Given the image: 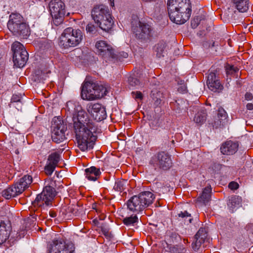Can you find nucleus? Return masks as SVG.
Here are the masks:
<instances>
[{
  "instance_id": "nucleus-1",
  "label": "nucleus",
  "mask_w": 253,
  "mask_h": 253,
  "mask_svg": "<svg viewBox=\"0 0 253 253\" xmlns=\"http://www.w3.org/2000/svg\"><path fill=\"white\" fill-rule=\"evenodd\" d=\"M73 120L78 147L83 152L92 149L97 138L95 133L98 128L95 123L89 119L86 112L82 109L78 111Z\"/></svg>"
},
{
  "instance_id": "nucleus-2",
  "label": "nucleus",
  "mask_w": 253,
  "mask_h": 253,
  "mask_svg": "<svg viewBox=\"0 0 253 253\" xmlns=\"http://www.w3.org/2000/svg\"><path fill=\"white\" fill-rule=\"evenodd\" d=\"M168 10L171 21L182 24L186 22L191 15L189 0H168Z\"/></svg>"
},
{
  "instance_id": "nucleus-3",
  "label": "nucleus",
  "mask_w": 253,
  "mask_h": 253,
  "mask_svg": "<svg viewBox=\"0 0 253 253\" xmlns=\"http://www.w3.org/2000/svg\"><path fill=\"white\" fill-rule=\"evenodd\" d=\"M91 16L95 23L103 31L108 32L114 24L109 7L103 4L95 5L91 11Z\"/></svg>"
},
{
  "instance_id": "nucleus-4",
  "label": "nucleus",
  "mask_w": 253,
  "mask_h": 253,
  "mask_svg": "<svg viewBox=\"0 0 253 253\" xmlns=\"http://www.w3.org/2000/svg\"><path fill=\"white\" fill-rule=\"evenodd\" d=\"M155 198L154 194L149 191L141 192L129 199L127 203L128 209L131 211L138 212L151 205Z\"/></svg>"
},
{
  "instance_id": "nucleus-5",
  "label": "nucleus",
  "mask_w": 253,
  "mask_h": 253,
  "mask_svg": "<svg viewBox=\"0 0 253 253\" xmlns=\"http://www.w3.org/2000/svg\"><path fill=\"white\" fill-rule=\"evenodd\" d=\"M84 39V33L79 29L68 27L62 33L60 41V45L64 48L78 45Z\"/></svg>"
},
{
  "instance_id": "nucleus-6",
  "label": "nucleus",
  "mask_w": 253,
  "mask_h": 253,
  "mask_svg": "<svg viewBox=\"0 0 253 253\" xmlns=\"http://www.w3.org/2000/svg\"><path fill=\"white\" fill-rule=\"evenodd\" d=\"M7 27L13 35L23 39H27L30 35L29 26L23 21L22 17L18 14L10 15Z\"/></svg>"
},
{
  "instance_id": "nucleus-7",
  "label": "nucleus",
  "mask_w": 253,
  "mask_h": 253,
  "mask_svg": "<svg viewBox=\"0 0 253 253\" xmlns=\"http://www.w3.org/2000/svg\"><path fill=\"white\" fill-rule=\"evenodd\" d=\"M48 253H74L75 247L72 243H66L63 237L54 239L47 246Z\"/></svg>"
},
{
  "instance_id": "nucleus-8",
  "label": "nucleus",
  "mask_w": 253,
  "mask_h": 253,
  "mask_svg": "<svg viewBox=\"0 0 253 253\" xmlns=\"http://www.w3.org/2000/svg\"><path fill=\"white\" fill-rule=\"evenodd\" d=\"M95 48L97 54L108 62H115L121 58L115 53L114 49L107 42L103 40L97 41L95 43Z\"/></svg>"
},
{
  "instance_id": "nucleus-9",
  "label": "nucleus",
  "mask_w": 253,
  "mask_h": 253,
  "mask_svg": "<svg viewBox=\"0 0 253 253\" xmlns=\"http://www.w3.org/2000/svg\"><path fill=\"white\" fill-rule=\"evenodd\" d=\"M56 191L51 185L45 186L42 192L37 195L36 199L32 202L34 207H46L51 206Z\"/></svg>"
},
{
  "instance_id": "nucleus-10",
  "label": "nucleus",
  "mask_w": 253,
  "mask_h": 253,
  "mask_svg": "<svg viewBox=\"0 0 253 253\" xmlns=\"http://www.w3.org/2000/svg\"><path fill=\"white\" fill-rule=\"evenodd\" d=\"M65 4L61 0H52L49 4L53 23L57 26L62 24L65 15Z\"/></svg>"
},
{
  "instance_id": "nucleus-11",
  "label": "nucleus",
  "mask_w": 253,
  "mask_h": 253,
  "mask_svg": "<svg viewBox=\"0 0 253 253\" xmlns=\"http://www.w3.org/2000/svg\"><path fill=\"white\" fill-rule=\"evenodd\" d=\"M13 51L14 65L18 68L25 66L28 60L29 54L24 46L20 42H14L11 46Z\"/></svg>"
},
{
  "instance_id": "nucleus-12",
  "label": "nucleus",
  "mask_w": 253,
  "mask_h": 253,
  "mask_svg": "<svg viewBox=\"0 0 253 253\" xmlns=\"http://www.w3.org/2000/svg\"><path fill=\"white\" fill-rule=\"evenodd\" d=\"M51 127V138L54 142L59 143L66 138L65 132L67 130V126L60 118L55 117L53 119Z\"/></svg>"
},
{
  "instance_id": "nucleus-13",
  "label": "nucleus",
  "mask_w": 253,
  "mask_h": 253,
  "mask_svg": "<svg viewBox=\"0 0 253 253\" xmlns=\"http://www.w3.org/2000/svg\"><path fill=\"white\" fill-rule=\"evenodd\" d=\"M149 164L156 170H166L171 167V160L167 153L165 152H160L151 157Z\"/></svg>"
},
{
  "instance_id": "nucleus-14",
  "label": "nucleus",
  "mask_w": 253,
  "mask_h": 253,
  "mask_svg": "<svg viewBox=\"0 0 253 253\" xmlns=\"http://www.w3.org/2000/svg\"><path fill=\"white\" fill-rule=\"evenodd\" d=\"M138 26H134V23H132V30L135 34L136 38L147 41L150 40L152 37V28L151 26L146 23L138 22Z\"/></svg>"
},
{
  "instance_id": "nucleus-15",
  "label": "nucleus",
  "mask_w": 253,
  "mask_h": 253,
  "mask_svg": "<svg viewBox=\"0 0 253 253\" xmlns=\"http://www.w3.org/2000/svg\"><path fill=\"white\" fill-rule=\"evenodd\" d=\"M61 156L59 152H54L50 154L47 158L44 171L46 175H51L54 171L60 160Z\"/></svg>"
},
{
  "instance_id": "nucleus-16",
  "label": "nucleus",
  "mask_w": 253,
  "mask_h": 253,
  "mask_svg": "<svg viewBox=\"0 0 253 253\" xmlns=\"http://www.w3.org/2000/svg\"><path fill=\"white\" fill-rule=\"evenodd\" d=\"M87 110L97 122L103 120L106 117L105 109L100 104L90 103L87 105Z\"/></svg>"
},
{
  "instance_id": "nucleus-17",
  "label": "nucleus",
  "mask_w": 253,
  "mask_h": 253,
  "mask_svg": "<svg viewBox=\"0 0 253 253\" xmlns=\"http://www.w3.org/2000/svg\"><path fill=\"white\" fill-rule=\"evenodd\" d=\"M82 97L83 99L94 100L101 98L107 94V90L104 86L96 84V87Z\"/></svg>"
},
{
  "instance_id": "nucleus-18",
  "label": "nucleus",
  "mask_w": 253,
  "mask_h": 253,
  "mask_svg": "<svg viewBox=\"0 0 253 253\" xmlns=\"http://www.w3.org/2000/svg\"><path fill=\"white\" fill-rule=\"evenodd\" d=\"M207 84L209 88L211 91L216 92L222 89L223 86L221 84L219 77L215 74L211 72L207 77Z\"/></svg>"
},
{
  "instance_id": "nucleus-19",
  "label": "nucleus",
  "mask_w": 253,
  "mask_h": 253,
  "mask_svg": "<svg viewBox=\"0 0 253 253\" xmlns=\"http://www.w3.org/2000/svg\"><path fill=\"white\" fill-rule=\"evenodd\" d=\"M238 147V142L231 140L226 141L221 146L220 151L223 155H233L237 152Z\"/></svg>"
},
{
  "instance_id": "nucleus-20",
  "label": "nucleus",
  "mask_w": 253,
  "mask_h": 253,
  "mask_svg": "<svg viewBox=\"0 0 253 253\" xmlns=\"http://www.w3.org/2000/svg\"><path fill=\"white\" fill-rule=\"evenodd\" d=\"M21 193L18 186L16 185V183H14L13 185L3 190L2 195L5 199H10Z\"/></svg>"
},
{
  "instance_id": "nucleus-21",
  "label": "nucleus",
  "mask_w": 253,
  "mask_h": 253,
  "mask_svg": "<svg viewBox=\"0 0 253 253\" xmlns=\"http://www.w3.org/2000/svg\"><path fill=\"white\" fill-rule=\"evenodd\" d=\"M10 226L9 224H6L4 221H1L0 223V245L5 243L9 238Z\"/></svg>"
},
{
  "instance_id": "nucleus-22",
  "label": "nucleus",
  "mask_w": 253,
  "mask_h": 253,
  "mask_svg": "<svg viewBox=\"0 0 253 253\" xmlns=\"http://www.w3.org/2000/svg\"><path fill=\"white\" fill-rule=\"evenodd\" d=\"M101 172L99 169L91 167L85 169V175L89 180L95 181L100 176Z\"/></svg>"
},
{
  "instance_id": "nucleus-23",
  "label": "nucleus",
  "mask_w": 253,
  "mask_h": 253,
  "mask_svg": "<svg viewBox=\"0 0 253 253\" xmlns=\"http://www.w3.org/2000/svg\"><path fill=\"white\" fill-rule=\"evenodd\" d=\"M33 182V178L30 175H25L16 183L19 187V190L22 193L26 188H27Z\"/></svg>"
},
{
  "instance_id": "nucleus-24",
  "label": "nucleus",
  "mask_w": 253,
  "mask_h": 253,
  "mask_svg": "<svg viewBox=\"0 0 253 253\" xmlns=\"http://www.w3.org/2000/svg\"><path fill=\"white\" fill-rule=\"evenodd\" d=\"M234 7L240 12L248 11L250 6V0H233Z\"/></svg>"
},
{
  "instance_id": "nucleus-25",
  "label": "nucleus",
  "mask_w": 253,
  "mask_h": 253,
  "mask_svg": "<svg viewBox=\"0 0 253 253\" xmlns=\"http://www.w3.org/2000/svg\"><path fill=\"white\" fill-rule=\"evenodd\" d=\"M227 114L226 111L222 107H219L218 109L217 113V120L215 121L214 123V126L216 128L223 126L225 120L227 119Z\"/></svg>"
},
{
  "instance_id": "nucleus-26",
  "label": "nucleus",
  "mask_w": 253,
  "mask_h": 253,
  "mask_svg": "<svg viewBox=\"0 0 253 253\" xmlns=\"http://www.w3.org/2000/svg\"><path fill=\"white\" fill-rule=\"evenodd\" d=\"M241 198L239 196L235 195L231 197L229 199L227 205L231 211L233 212L235 209L241 206Z\"/></svg>"
},
{
  "instance_id": "nucleus-27",
  "label": "nucleus",
  "mask_w": 253,
  "mask_h": 253,
  "mask_svg": "<svg viewBox=\"0 0 253 253\" xmlns=\"http://www.w3.org/2000/svg\"><path fill=\"white\" fill-rule=\"evenodd\" d=\"M151 97L154 101V104L157 106L161 104L165 98L163 93L157 89L152 90Z\"/></svg>"
},
{
  "instance_id": "nucleus-28",
  "label": "nucleus",
  "mask_w": 253,
  "mask_h": 253,
  "mask_svg": "<svg viewBox=\"0 0 253 253\" xmlns=\"http://www.w3.org/2000/svg\"><path fill=\"white\" fill-rule=\"evenodd\" d=\"M200 232L201 230L200 229L195 236V238L196 239L195 242L192 244V248L195 252L199 250L202 244H203L205 241L206 236H201L200 235Z\"/></svg>"
},
{
  "instance_id": "nucleus-29",
  "label": "nucleus",
  "mask_w": 253,
  "mask_h": 253,
  "mask_svg": "<svg viewBox=\"0 0 253 253\" xmlns=\"http://www.w3.org/2000/svg\"><path fill=\"white\" fill-rule=\"evenodd\" d=\"M207 113L205 110H201L197 112L194 118V121L199 125L203 124L207 119Z\"/></svg>"
},
{
  "instance_id": "nucleus-30",
  "label": "nucleus",
  "mask_w": 253,
  "mask_h": 253,
  "mask_svg": "<svg viewBox=\"0 0 253 253\" xmlns=\"http://www.w3.org/2000/svg\"><path fill=\"white\" fill-rule=\"evenodd\" d=\"M211 187H206L204 188L201 196L199 198L200 201H202L204 204L206 205L211 200Z\"/></svg>"
},
{
  "instance_id": "nucleus-31",
  "label": "nucleus",
  "mask_w": 253,
  "mask_h": 253,
  "mask_svg": "<svg viewBox=\"0 0 253 253\" xmlns=\"http://www.w3.org/2000/svg\"><path fill=\"white\" fill-rule=\"evenodd\" d=\"M96 87V84L91 82H85L82 86V90H81V96L82 97L84 96L86 91H88L87 92H90L92 89Z\"/></svg>"
},
{
  "instance_id": "nucleus-32",
  "label": "nucleus",
  "mask_w": 253,
  "mask_h": 253,
  "mask_svg": "<svg viewBox=\"0 0 253 253\" xmlns=\"http://www.w3.org/2000/svg\"><path fill=\"white\" fill-rule=\"evenodd\" d=\"M166 47V43L163 41L160 42L154 47L155 51L156 52V56L160 58L163 56V53Z\"/></svg>"
},
{
  "instance_id": "nucleus-33",
  "label": "nucleus",
  "mask_w": 253,
  "mask_h": 253,
  "mask_svg": "<svg viewBox=\"0 0 253 253\" xmlns=\"http://www.w3.org/2000/svg\"><path fill=\"white\" fill-rule=\"evenodd\" d=\"M138 217L135 215L133 216H130L129 217H126L123 219V223L126 226L133 225L134 223L138 222Z\"/></svg>"
},
{
  "instance_id": "nucleus-34",
  "label": "nucleus",
  "mask_w": 253,
  "mask_h": 253,
  "mask_svg": "<svg viewBox=\"0 0 253 253\" xmlns=\"http://www.w3.org/2000/svg\"><path fill=\"white\" fill-rule=\"evenodd\" d=\"M126 181L119 180H117L114 186V189L118 192H122L125 189Z\"/></svg>"
},
{
  "instance_id": "nucleus-35",
  "label": "nucleus",
  "mask_w": 253,
  "mask_h": 253,
  "mask_svg": "<svg viewBox=\"0 0 253 253\" xmlns=\"http://www.w3.org/2000/svg\"><path fill=\"white\" fill-rule=\"evenodd\" d=\"M171 253H185L186 250L182 246H172L169 247Z\"/></svg>"
},
{
  "instance_id": "nucleus-36",
  "label": "nucleus",
  "mask_w": 253,
  "mask_h": 253,
  "mask_svg": "<svg viewBox=\"0 0 253 253\" xmlns=\"http://www.w3.org/2000/svg\"><path fill=\"white\" fill-rule=\"evenodd\" d=\"M178 216L182 218H184L185 222L187 224L191 223L193 219L191 217V214H189L187 211H181L178 214Z\"/></svg>"
},
{
  "instance_id": "nucleus-37",
  "label": "nucleus",
  "mask_w": 253,
  "mask_h": 253,
  "mask_svg": "<svg viewBox=\"0 0 253 253\" xmlns=\"http://www.w3.org/2000/svg\"><path fill=\"white\" fill-rule=\"evenodd\" d=\"M225 68L227 74L229 75L234 74L239 70V69L237 67L228 64L226 65Z\"/></svg>"
},
{
  "instance_id": "nucleus-38",
  "label": "nucleus",
  "mask_w": 253,
  "mask_h": 253,
  "mask_svg": "<svg viewBox=\"0 0 253 253\" xmlns=\"http://www.w3.org/2000/svg\"><path fill=\"white\" fill-rule=\"evenodd\" d=\"M128 82L129 84L132 86H136L140 84V81L138 79L133 77L129 78Z\"/></svg>"
},
{
  "instance_id": "nucleus-39",
  "label": "nucleus",
  "mask_w": 253,
  "mask_h": 253,
  "mask_svg": "<svg viewBox=\"0 0 253 253\" xmlns=\"http://www.w3.org/2000/svg\"><path fill=\"white\" fill-rule=\"evenodd\" d=\"M86 31L87 33H89L91 34H95L96 29L95 26L92 24H88L86 26Z\"/></svg>"
},
{
  "instance_id": "nucleus-40",
  "label": "nucleus",
  "mask_w": 253,
  "mask_h": 253,
  "mask_svg": "<svg viewBox=\"0 0 253 253\" xmlns=\"http://www.w3.org/2000/svg\"><path fill=\"white\" fill-rule=\"evenodd\" d=\"M133 97L136 100H141L143 99V95L141 92L139 91H132L131 92Z\"/></svg>"
},
{
  "instance_id": "nucleus-41",
  "label": "nucleus",
  "mask_w": 253,
  "mask_h": 253,
  "mask_svg": "<svg viewBox=\"0 0 253 253\" xmlns=\"http://www.w3.org/2000/svg\"><path fill=\"white\" fill-rule=\"evenodd\" d=\"M170 107L174 110L177 111L178 112L181 110V108L179 105V104L177 102V101H175L174 102H171L170 103Z\"/></svg>"
},
{
  "instance_id": "nucleus-42",
  "label": "nucleus",
  "mask_w": 253,
  "mask_h": 253,
  "mask_svg": "<svg viewBox=\"0 0 253 253\" xmlns=\"http://www.w3.org/2000/svg\"><path fill=\"white\" fill-rule=\"evenodd\" d=\"M163 187V184L160 182H156L153 185V188L155 189L156 193L160 194V188Z\"/></svg>"
},
{
  "instance_id": "nucleus-43",
  "label": "nucleus",
  "mask_w": 253,
  "mask_h": 253,
  "mask_svg": "<svg viewBox=\"0 0 253 253\" xmlns=\"http://www.w3.org/2000/svg\"><path fill=\"white\" fill-rule=\"evenodd\" d=\"M101 232L107 239H109L111 237V234L109 232L108 229L104 227H101Z\"/></svg>"
},
{
  "instance_id": "nucleus-44",
  "label": "nucleus",
  "mask_w": 253,
  "mask_h": 253,
  "mask_svg": "<svg viewBox=\"0 0 253 253\" xmlns=\"http://www.w3.org/2000/svg\"><path fill=\"white\" fill-rule=\"evenodd\" d=\"M228 187L231 190H236L239 188V184L236 182L232 181L229 183Z\"/></svg>"
},
{
  "instance_id": "nucleus-45",
  "label": "nucleus",
  "mask_w": 253,
  "mask_h": 253,
  "mask_svg": "<svg viewBox=\"0 0 253 253\" xmlns=\"http://www.w3.org/2000/svg\"><path fill=\"white\" fill-rule=\"evenodd\" d=\"M200 20L198 17L194 18L191 21V26L193 28H196L199 24Z\"/></svg>"
},
{
  "instance_id": "nucleus-46",
  "label": "nucleus",
  "mask_w": 253,
  "mask_h": 253,
  "mask_svg": "<svg viewBox=\"0 0 253 253\" xmlns=\"http://www.w3.org/2000/svg\"><path fill=\"white\" fill-rule=\"evenodd\" d=\"M246 230L253 235V223L248 224L245 227Z\"/></svg>"
},
{
  "instance_id": "nucleus-47",
  "label": "nucleus",
  "mask_w": 253,
  "mask_h": 253,
  "mask_svg": "<svg viewBox=\"0 0 253 253\" xmlns=\"http://www.w3.org/2000/svg\"><path fill=\"white\" fill-rule=\"evenodd\" d=\"M116 55H118V56L121 58V60L118 59L117 61H121L123 58H126L128 57V54L126 52L124 51L122 53H120L119 55L117 54ZM116 61H117V60Z\"/></svg>"
},
{
  "instance_id": "nucleus-48",
  "label": "nucleus",
  "mask_w": 253,
  "mask_h": 253,
  "mask_svg": "<svg viewBox=\"0 0 253 253\" xmlns=\"http://www.w3.org/2000/svg\"><path fill=\"white\" fill-rule=\"evenodd\" d=\"M20 100L21 97L17 95H13L11 98V101L14 102H19Z\"/></svg>"
},
{
  "instance_id": "nucleus-49",
  "label": "nucleus",
  "mask_w": 253,
  "mask_h": 253,
  "mask_svg": "<svg viewBox=\"0 0 253 253\" xmlns=\"http://www.w3.org/2000/svg\"><path fill=\"white\" fill-rule=\"evenodd\" d=\"M245 98L247 100H251L253 99V96L251 93L247 92L245 95Z\"/></svg>"
},
{
  "instance_id": "nucleus-50",
  "label": "nucleus",
  "mask_w": 253,
  "mask_h": 253,
  "mask_svg": "<svg viewBox=\"0 0 253 253\" xmlns=\"http://www.w3.org/2000/svg\"><path fill=\"white\" fill-rule=\"evenodd\" d=\"M36 220H37L36 216H33V215H32V217L31 218H29L28 219V221H30V222H32V224L34 225H36Z\"/></svg>"
},
{
  "instance_id": "nucleus-51",
  "label": "nucleus",
  "mask_w": 253,
  "mask_h": 253,
  "mask_svg": "<svg viewBox=\"0 0 253 253\" xmlns=\"http://www.w3.org/2000/svg\"><path fill=\"white\" fill-rule=\"evenodd\" d=\"M92 209L95 210L97 213H99L100 212L98 208V206L96 204L92 205Z\"/></svg>"
},
{
  "instance_id": "nucleus-52",
  "label": "nucleus",
  "mask_w": 253,
  "mask_h": 253,
  "mask_svg": "<svg viewBox=\"0 0 253 253\" xmlns=\"http://www.w3.org/2000/svg\"><path fill=\"white\" fill-rule=\"evenodd\" d=\"M49 215L51 217H55L56 216V213L54 211H50Z\"/></svg>"
},
{
  "instance_id": "nucleus-53",
  "label": "nucleus",
  "mask_w": 253,
  "mask_h": 253,
  "mask_svg": "<svg viewBox=\"0 0 253 253\" xmlns=\"http://www.w3.org/2000/svg\"><path fill=\"white\" fill-rule=\"evenodd\" d=\"M247 108L249 110H252L253 109V104L252 103H248L247 105Z\"/></svg>"
},
{
  "instance_id": "nucleus-54",
  "label": "nucleus",
  "mask_w": 253,
  "mask_h": 253,
  "mask_svg": "<svg viewBox=\"0 0 253 253\" xmlns=\"http://www.w3.org/2000/svg\"><path fill=\"white\" fill-rule=\"evenodd\" d=\"M109 1H110L111 6L112 7L114 6V0H109Z\"/></svg>"
},
{
  "instance_id": "nucleus-55",
  "label": "nucleus",
  "mask_w": 253,
  "mask_h": 253,
  "mask_svg": "<svg viewBox=\"0 0 253 253\" xmlns=\"http://www.w3.org/2000/svg\"><path fill=\"white\" fill-rule=\"evenodd\" d=\"M183 242L184 243H188V240L187 239H184Z\"/></svg>"
},
{
  "instance_id": "nucleus-56",
  "label": "nucleus",
  "mask_w": 253,
  "mask_h": 253,
  "mask_svg": "<svg viewBox=\"0 0 253 253\" xmlns=\"http://www.w3.org/2000/svg\"><path fill=\"white\" fill-rule=\"evenodd\" d=\"M15 153L17 154H19V151L18 150H16L15 151Z\"/></svg>"
},
{
  "instance_id": "nucleus-57",
  "label": "nucleus",
  "mask_w": 253,
  "mask_h": 253,
  "mask_svg": "<svg viewBox=\"0 0 253 253\" xmlns=\"http://www.w3.org/2000/svg\"><path fill=\"white\" fill-rule=\"evenodd\" d=\"M12 240V238H10L9 240H8V242H10Z\"/></svg>"
},
{
  "instance_id": "nucleus-58",
  "label": "nucleus",
  "mask_w": 253,
  "mask_h": 253,
  "mask_svg": "<svg viewBox=\"0 0 253 253\" xmlns=\"http://www.w3.org/2000/svg\"><path fill=\"white\" fill-rule=\"evenodd\" d=\"M18 236H19V239L21 238V236H20V235H19V234Z\"/></svg>"
},
{
  "instance_id": "nucleus-59",
  "label": "nucleus",
  "mask_w": 253,
  "mask_h": 253,
  "mask_svg": "<svg viewBox=\"0 0 253 253\" xmlns=\"http://www.w3.org/2000/svg\"><path fill=\"white\" fill-rule=\"evenodd\" d=\"M93 221L95 222H96V220H94ZM96 222H97V221H96Z\"/></svg>"
}]
</instances>
